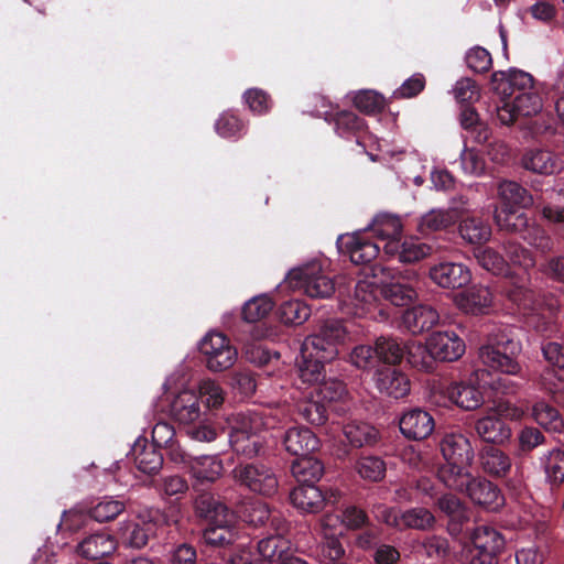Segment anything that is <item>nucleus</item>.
Returning <instances> with one entry per match:
<instances>
[{
    "instance_id": "f257e3e1",
    "label": "nucleus",
    "mask_w": 564,
    "mask_h": 564,
    "mask_svg": "<svg viewBox=\"0 0 564 564\" xmlns=\"http://www.w3.org/2000/svg\"><path fill=\"white\" fill-rule=\"evenodd\" d=\"M281 412L262 409L235 415L230 422L228 438L231 449L247 458L262 455L267 444L264 432L278 426Z\"/></svg>"
},
{
    "instance_id": "f03ea898",
    "label": "nucleus",
    "mask_w": 564,
    "mask_h": 564,
    "mask_svg": "<svg viewBox=\"0 0 564 564\" xmlns=\"http://www.w3.org/2000/svg\"><path fill=\"white\" fill-rule=\"evenodd\" d=\"M505 292L521 312L528 328L544 336H550L557 330L552 310L543 307L538 302L535 292L529 288L527 273L520 276H510L506 281Z\"/></svg>"
},
{
    "instance_id": "7ed1b4c3",
    "label": "nucleus",
    "mask_w": 564,
    "mask_h": 564,
    "mask_svg": "<svg viewBox=\"0 0 564 564\" xmlns=\"http://www.w3.org/2000/svg\"><path fill=\"white\" fill-rule=\"evenodd\" d=\"M521 350V343L513 329L501 326L489 335L488 343L479 348L478 356L487 368L509 376H521L522 368L518 361Z\"/></svg>"
},
{
    "instance_id": "20e7f679",
    "label": "nucleus",
    "mask_w": 564,
    "mask_h": 564,
    "mask_svg": "<svg viewBox=\"0 0 564 564\" xmlns=\"http://www.w3.org/2000/svg\"><path fill=\"white\" fill-rule=\"evenodd\" d=\"M196 513L208 521L203 538L212 546L224 547L236 543L239 533L231 525L232 513L229 509L210 494H203L195 501Z\"/></svg>"
},
{
    "instance_id": "39448f33",
    "label": "nucleus",
    "mask_w": 564,
    "mask_h": 564,
    "mask_svg": "<svg viewBox=\"0 0 564 564\" xmlns=\"http://www.w3.org/2000/svg\"><path fill=\"white\" fill-rule=\"evenodd\" d=\"M300 289L312 299H328L335 292V282L322 270V263L312 261L289 271L279 290Z\"/></svg>"
},
{
    "instance_id": "423d86ee",
    "label": "nucleus",
    "mask_w": 564,
    "mask_h": 564,
    "mask_svg": "<svg viewBox=\"0 0 564 564\" xmlns=\"http://www.w3.org/2000/svg\"><path fill=\"white\" fill-rule=\"evenodd\" d=\"M348 338V332L339 319H326L318 329L307 336L302 346L303 351H315L326 360H333L338 356L339 346L344 345Z\"/></svg>"
},
{
    "instance_id": "0eeeda50",
    "label": "nucleus",
    "mask_w": 564,
    "mask_h": 564,
    "mask_svg": "<svg viewBox=\"0 0 564 564\" xmlns=\"http://www.w3.org/2000/svg\"><path fill=\"white\" fill-rule=\"evenodd\" d=\"M198 349L208 370L220 372L231 368L238 351L230 339L218 332L207 333L199 341Z\"/></svg>"
},
{
    "instance_id": "6e6552de",
    "label": "nucleus",
    "mask_w": 564,
    "mask_h": 564,
    "mask_svg": "<svg viewBox=\"0 0 564 564\" xmlns=\"http://www.w3.org/2000/svg\"><path fill=\"white\" fill-rule=\"evenodd\" d=\"M232 477L236 482L254 494L272 497L278 492V477L273 469L265 464L248 463L237 465L232 470Z\"/></svg>"
},
{
    "instance_id": "1a4fd4ad",
    "label": "nucleus",
    "mask_w": 564,
    "mask_h": 564,
    "mask_svg": "<svg viewBox=\"0 0 564 564\" xmlns=\"http://www.w3.org/2000/svg\"><path fill=\"white\" fill-rule=\"evenodd\" d=\"M543 108V100L538 88L518 93L497 107V116L502 124H510L519 117L538 115Z\"/></svg>"
},
{
    "instance_id": "9d476101",
    "label": "nucleus",
    "mask_w": 564,
    "mask_h": 564,
    "mask_svg": "<svg viewBox=\"0 0 564 564\" xmlns=\"http://www.w3.org/2000/svg\"><path fill=\"white\" fill-rule=\"evenodd\" d=\"M378 284L375 276H366L355 284L354 295L350 299V305L354 307V314L357 316H369L377 319H387L388 314L380 307L378 296Z\"/></svg>"
},
{
    "instance_id": "9b49d317",
    "label": "nucleus",
    "mask_w": 564,
    "mask_h": 564,
    "mask_svg": "<svg viewBox=\"0 0 564 564\" xmlns=\"http://www.w3.org/2000/svg\"><path fill=\"white\" fill-rule=\"evenodd\" d=\"M486 371L477 369L473 372L467 382L452 383L446 388L448 399L457 406L471 411L484 403V393L481 391L482 380Z\"/></svg>"
},
{
    "instance_id": "f8f14e48",
    "label": "nucleus",
    "mask_w": 564,
    "mask_h": 564,
    "mask_svg": "<svg viewBox=\"0 0 564 564\" xmlns=\"http://www.w3.org/2000/svg\"><path fill=\"white\" fill-rule=\"evenodd\" d=\"M429 276L437 286L448 290L462 289L471 280L467 265L452 261H442L432 265Z\"/></svg>"
},
{
    "instance_id": "ddd939ff",
    "label": "nucleus",
    "mask_w": 564,
    "mask_h": 564,
    "mask_svg": "<svg viewBox=\"0 0 564 564\" xmlns=\"http://www.w3.org/2000/svg\"><path fill=\"white\" fill-rule=\"evenodd\" d=\"M491 87L503 98H511L518 93L536 88L532 75L520 69H510L508 73H494L491 76Z\"/></svg>"
},
{
    "instance_id": "4468645a",
    "label": "nucleus",
    "mask_w": 564,
    "mask_h": 564,
    "mask_svg": "<svg viewBox=\"0 0 564 564\" xmlns=\"http://www.w3.org/2000/svg\"><path fill=\"white\" fill-rule=\"evenodd\" d=\"M170 415L182 425L195 423L203 416L199 397L195 390L183 389L173 395L169 405Z\"/></svg>"
},
{
    "instance_id": "2eb2a0df",
    "label": "nucleus",
    "mask_w": 564,
    "mask_h": 564,
    "mask_svg": "<svg viewBox=\"0 0 564 564\" xmlns=\"http://www.w3.org/2000/svg\"><path fill=\"white\" fill-rule=\"evenodd\" d=\"M427 345L438 361H455L466 349L464 340L454 330L434 332L429 336Z\"/></svg>"
},
{
    "instance_id": "dca6fc26",
    "label": "nucleus",
    "mask_w": 564,
    "mask_h": 564,
    "mask_svg": "<svg viewBox=\"0 0 564 564\" xmlns=\"http://www.w3.org/2000/svg\"><path fill=\"white\" fill-rule=\"evenodd\" d=\"M373 381L380 393L387 397L401 399L410 393L411 383L408 376L392 366L378 368Z\"/></svg>"
},
{
    "instance_id": "f3484780",
    "label": "nucleus",
    "mask_w": 564,
    "mask_h": 564,
    "mask_svg": "<svg viewBox=\"0 0 564 564\" xmlns=\"http://www.w3.org/2000/svg\"><path fill=\"white\" fill-rule=\"evenodd\" d=\"M399 427L404 437L421 441L432 434L435 423L434 419L427 411L420 408H413L401 415L399 420Z\"/></svg>"
},
{
    "instance_id": "a211bd4d",
    "label": "nucleus",
    "mask_w": 564,
    "mask_h": 564,
    "mask_svg": "<svg viewBox=\"0 0 564 564\" xmlns=\"http://www.w3.org/2000/svg\"><path fill=\"white\" fill-rule=\"evenodd\" d=\"M383 252L391 258H397L402 263H413L432 254V246L419 238H409L404 241L392 240L382 245Z\"/></svg>"
},
{
    "instance_id": "6ab92c4d",
    "label": "nucleus",
    "mask_w": 564,
    "mask_h": 564,
    "mask_svg": "<svg viewBox=\"0 0 564 564\" xmlns=\"http://www.w3.org/2000/svg\"><path fill=\"white\" fill-rule=\"evenodd\" d=\"M465 492L474 503L490 511H497L505 503L498 486L482 477H471Z\"/></svg>"
},
{
    "instance_id": "aec40b11",
    "label": "nucleus",
    "mask_w": 564,
    "mask_h": 564,
    "mask_svg": "<svg viewBox=\"0 0 564 564\" xmlns=\"http://www.w3.org/2000/svg\"><path fill=\"white\" fill-rule=\"evenodd\" d=\"M492 293L484 285H473L455 296L457 307L473 315L487 313L492 305Z\"/></svg>"
},
{
    "instance_id": "412c9836",
    "label": "nucleus",
    "mask_w": 564,
    "mask_h": 564,
    "mask_svg": "<svg viewBox=\"0 0 564 564\" xmlns=\"http://www.w3.org/2000/svg\"><path fill=\"white\" fill-rule=\"evenodd\" d=\"M129 457L135 467L143 474H155L163 465V455L158 448L149 444L145 438L139 437L132 445Z\"/></svg>"
},
{
    "instance_id": "4be33fe9",
    "label": "nucleus",
    "mask_w": 564,
    "mask_h": 564,
    "mask_svg": "<svg viewBox=\"0 0 564 564\" xmlns=\"http://www.w3.org/2000/svg\"><path fill=\"white\" fill-rule=\"evenodd\" d=\"M283 445L288 453L294 456H307L319 446L316 435L307 427H290L283 436Z\"/></svg>"
},
{
    "instance_id": "5701e85b",
    "label": "nucleus",
    "mask_w": 564,
    "mask_h": 564,
    "mask_svg": "<svg viewBox=\"0 0 564 564\" xmlns=\"http://www.w3.org/2000/svg\"><path fill=\"white\" fill-rule=\"evenodd\" d=\"M290 500L296 509L307 513H316L332 501L314 484H300L290 492Z\"/></svg>"
},
{
    "instance_id": "b1692460",
    "label": "nucleus",
    "mask_w": 564,
    "mask_h": 564,
    "mask_svg": "<svg viewBox=\"0 0 564 564\" xmlns=\"http://www.w3.org/2000/svg\"><path fill=\"white\" fill-rule=\"evenodd\" d=\"M345 248L351 262L364 264L377 258L381 246L372 241L365 230L348 235L346 237Z\"/></svg>"
},
{
    "instance_id": "393cba45",
    "label": "nucleus",
    "mask_w": 564,
    "mask_h": 564,
    "mask_svg": "<svg viewBox=\"0 0 564 564\" xmlns=\"http://www.w3.org/2000/svg\"><path fill=\"white\" fill-rule=\"evenodd\" d=\"M441 452L446 462L471 463L474 449L469 438L462 433L446 434L441 442Z\"/></svg>"
},
{
    "instance_id": "a878e982",
    "label": "nucleus",
    "mask_w": 564,
    "mask_h": 564,
    "mask_svg": "<svg viewBox=\"0 0 564 564\" xmlns=\"http://www.w3.org/2000/svg\"><path fill=\"white\" fill-rule=\"evenodd\" d=\"M440 319V314L430 305H415L402 315L403 326L412 334L430 330Z\"/></svg>"
},
{
    "instance_id": "bb28decb",
    "label": "nucleus",
    "mask_w": 564,
    "mask_h": 564,
    "mask_svg": "<svg viewBox=\"0 0 564 564\" xmlns=\"http://www.w3.org/2000/svg\"><path fill=\"white\" fill-rule=\"evenodd\" d=\"M187 468L196 480L215 482L223 475L224 464L218 455H200L189 459Z\"/></svg>"
},
{
    "instance_id": "cd10ccee",
    "label": "nucleus",
    "mask_w": 564,
    "mask_h": 564,
    "mask_svg": "<svg viewBox=\"0 0 564 564\" xmlns=\"http://www.w3.org/2000/svg\"><path fill=\"white\" fill-rule=\"evenodd\" d=\"M402 229L401 218L398 215L389 213L376 215L366 228V230H370L383 245L392 240H400Z\"/></svg>"
},
{
    "instance_id": "c85d7f7f",
    "label": "nucleus",
    "mask_w": 564,
    "mask_h": 564,
    "mask_svg": "<svg viewBox=\"0 0 564 564\" xmlns=\"http://www.w3.org/2000/svg\"><path fill=\"white\" fill-rule=\"evenodd\" d=\"M477 435L487 443L502 444L511 436L510 427L498 416L489 414L475 423Z\"/></svg>"
},
{
    "instance_id": "c756f323",
    "label": "nucleus",
    "mask_w": 564,
    "mask_h": 564,
    "mask_svg": "<svg viewBox=\"0 0 564 564\" xmlns=\"http://www.w3.org/2000/svg\"><path fill=\"white\" fill-rule=\"evenodd\" d=\"M482 470L497 478L509 475L512 468V460L508 454L495 446L485 447L479 455Z\"/></svg>"
},
{
    "instance_id": "7c9ffc66",
    "label": "nucleus",
    "mask_w": 564,
    "mask_h": 564,
    "mask_svg": "<svg viewBox=\"0 0 564 564\" xmlns=\"http://www.w3.org/2000/svg\"><path fill=\"white\" fill-rule=\"evenodd\" d=\"M78 553L89 560H97L116 550L115 539L107 532H96L85 538L77 546Z\"/></svg>"
},
{
    "instance_id": "2f4dec72",
    "label": "nucleus",
    "mask_w": 564,
    "mask_h": 564,
    "mask_svg": "<svg viewBox=\"0 0 564 564\" xmlns=\"http://www.w3.org/2000/svg\"><path fill=\"white\" fill-rule=\"evenodd\" d=\"M291 550V541L282 533L272 534L260 540L257 547L258 555L262 557L265 564H280Z\"/></svg>"
},
{
    "instance_id": "473e14b6",
    "label": "nucleus",
    "mask_w": 564,
    "mask_h": 564,
    "mask_svg": "<svg viewBox=\"0 0 564 564\" xmlns=\"http://www.w3.org/2000/svg\"><path fill=\"white\" fill-rule=\"evenodd\" d=\"M497 194L503 206L528 208L533 205L532 195L516 181L501 180L497 184Z\"/></svg>"
},
{
    "instance_id": "72a5a7b5",
    "label": "nucleus",
    "mask_w": 564,
    "mask_h": 564,
    "mask_svg": "<svg viewBox=\"0 0 564 564\" xmlns=\"http://www.w3.org/2000/svg\"><path fill=\"white\" fill-rule=\"evenodd\" d=\"M521 162L525 170L542 175H551L558 170L556 155L547 150H529L523 154Z\"/></svg>"
},
{
    "instance_id": "f704fd0d",
    "label": "nucleus",
    "mask_w": 564,
    "mask_h": 564,
    "mask_svg": "<svg viewBox=\"0 0 564 564\" xmlns=\"http://www.w3.org/2000/svg\"><path fill=\"white\" fill-rule=\"evenodd\" d=\"M471 542L477 551L498 555L505 547L506 540L492 527H476L470 534Z\"/></svg>"
},
{
    "instance_id": "c9c22d12",
    "label": "nucleus",
    "mask_w": 564,
    "mask_h": 564,
    "mask_svg": "<svg viewBox=\"0 0 564 564\" xmlns=\"http://www.w3.org/2000/svg\"><path fill=\"white\" fill-rule=\"evenodd\" d=\"M471 463H456L446 462L438 469V479L449 489L465 492L470 479L471 475L467 470V467Z\"/></svg>"
},
{
    "instance_id": "e433bc0d",
    "label": "nucleus",
    "mask_w": 564,
    "mask_h": 564,
    "mask_svg": "<svg viewBox=\"0 0 564 564\" xmlns=\"http://www.w3.org/2000/svg\"><path fill=\"white\" fill-rule=\"evenodd\" d=\"M328 360L316 355L315 351H307L304 354L303 346L301 347V357L297 360L299 376L303 382L310 384H317L324 379V362Z\"/></svg>"
},
{
    "instance_id": "4c0bfd02",
    "label": "nucleus",
    "mask_w": 564,
    "mask_h": 564,
    "mask_svg": "<svg viewBox=\"0 0 564 564\" xmlns=\"http://www.w3.org/2000/svg\"><path fill=\"white\" fill-rule=\"evenodd\" d=\"M458 232L467 243L482 245L490 239L491 227L481 218L471 216L466 217L459 223Z\"/></svg>"
},
{
    "instance_id": "58836bf2",
    "label": "nucleus",
    "mask_w": 564,
    "mask_h": 564,
    "mask_svg": "<svg viewBox=\"0 0 564 564\" xmlns=\"http://www.w3.org/2000/svg\"><path fill=\"white\" fill-rule=\"evenodd\" d=\"M456 223V216L446 208H432L423 214L417 224L421 234L442 231Z\"/></svg>"
},
{
    "instance_id": "ea45409f",
    "label": "nucleus",
    "mask_w": 564,
    "mask_h": 564,
    "mask_svg": "<svg viewBox=\"0 0 564 564\" xmlns=\"http://www.w3.org/2000/svg\"><path fill=\"white\" fill-rule=\"evenodd\" d=\"M495 221L497 226L507 232L522 234L529 225V218L519 207L502 206L495 212Z\"/></svg>"
},
{
    "instance_id": "a19ab883",
    "label": "nucleus",
    "mask_w": 564,
    "mask_h": 564,
    "mask_svg": "<svg viewBox=\"0 0 564 564\" xmlns=\"http://www.w3.org/2000/svg\"><path fill=\"white\" fill-rule=\"evenodd\" d=\"M335 131L344 139H356V143L362 145L361 138L365 133L364 119L351 111H340L336 115Z\"/></svg>"
},
{
    "instance_id": "79ce46f5",
    "label": "nucleus",
    "mask_w": 564,
    "mask_h": 564,
    "mask_svg": "<svg viewBox=\"0 0 564 564\" xmlns=\"http://www.w3.org/2000/svg\"><path fill=\"white\" fill-rule=\"evenodd\" d=\"M343 433L354 447L373 445L378 438V431L369 423L350 421L343 427Z\"/></svg>"
},
{
    "instance_id": "37998d69",
    "label": "nucleus",
    "mask_w": 564,
    "mask_h": 564,
    "mask_svg": "<svg viewBox=\"0 0 564 564\" xmlns=\"http://www.w3.org/2000/svg\"><path fill=\"white\" fill-rule=\"evenodd\" d=\"M404 357L408 364L420 371L430 372L434 369L435 358L429 345L409 341L404 345Z\"/></svg>"
},
{
    "instance_id": "c03bdc74",
    "label": "nucleus",
    "mask_w": 564,
    "mask_h": 564,
    "mask_svg": "<svg viewBox=\"0 0 564 564\" xmlns=\"http://www.w3.org/2000/svg\"><path fill=\"white\" fill-rule=\"evenodd\" d=\"M291 473L300 484H314L323 475V464L311 455L299 456L291 466Z\"/></svg>"
},
{
    "instance_id": "a18cd8bd",
    "label": "nucleus",
    "mask_w": 564,
    "mask_h": 564,
    "mask_svg": "<svg viewBox=\"0 0 564 564\" xmlns=\"http://www.w3.org/2000/svg\"><path fill=\"white\" fill-rule=\"evenodd\" d=\"M381 294L384 300L395 306L408 305L417 295L415 289L409 282L405 283L399 280L383 284L381 288Z\"/></svg>"
},
{
    "instance_id": "49530a36",
    "label": "nucleus",
    "mask_w": 564,
    "mask_h": 564,
    "mask_svg": "<svg viewBox=\"0 0 564 564\" xmlns=\"http://www.w3.org/2000/svg\"><path fill=\"white\" fill-rule=\"evenodd\" d=\"M532 417L542 427L552 432H560L564 422L558 411L544 401H538L532 406Z\"/></svg>"
},
{
    "instance_id": "de8ad7c7",
    "label": "nucleus",
    "mask_w": 564,
    "mask_h": 564,
    "mask_svg": "<svg viewBox=\"0 0 564 564\" xmlns=\"http://www.w3.org/2000/svg\"><path fill=\"white\" fill-rule=\"evenodd\" d=\"M438 509L449 519L452 525L463 524L469 519L468 508L452 494L441 496L436 502Z\"/></svg>"
},
{
    "instance_id": "09e8293b",
    "label": "nucleus",
    "mask_w": 564,
    "mask_h": 564,
    "mask_svg": "<svg viewBox=\"0 0 564 564\" xmlns=\"http://www.w3.org/2000/svg\"><path fill=\"white\" fill-rule=\"evenodd\" d=\"M126 509L122 499L105 496L89 509V516L97 522L111 521Z\"/></svg>"
},
{
    "instance_id": "8fccbe9b",
    "label": "nucleus",
    "mask_w": 564,
    "mask_h": 564,
    "mask_svg": "<svg viewBox=\"0 0 564 564\" xmlns=\"http://www.w3.org/2000/svg\"><path fill=\"white\" fill-rule=\"evenodd\" d=\"M278 313L284 324L301 325L308 319L311 308L303 301L292 299L284 301L280 305Z\"/></svg>"
},
{
    "instance_id": "3c124183",
    "label": "nucleus",
    "mask_w": 564,
    "mask_h": 564,
    "mask_svg": "<svg viewBox=\"0 0 564 564\" xmlns=\"http://www.w3.org/2000/svg\"><path fill=\"white\" fill-rule=\"evenodd\" d=\"M118 533L123 544L134 549L143 547L152 536L140 522L134 521L121 522Z\"/></svg>"
},
{
    "instance_id": "603ef678",
    "label": "nucleus",
    "mask_w": 564,
    "mask_h": 564,
    "mask_svg": "<svg viewBox=\"0 0 564 564\" xmlns=\"http://www.w3.org/2000/svg\"><path fill=\"white\" fill-rule=\"evenodd\" d=\"M378 360L388 365H395L404 357V346L393 337L380 336L375 343Z\"/></svg>"
},
{
    "instance_id": "864d4df0",
    "label": "nucleus",
    "mask_w": 564,
    "mask_h": 564,
    "mask_svg": "<svg viewBox=\"0 0 564 564\" xmlns=\"http://www.w3.org/2000/svg\"><path fill=\"white\" fill-rule=\"evenodd\" d=\"M541 465L544 469L546 479L552 485H558L564 480V452L554 448L543 457H541Z\"/></svg>"
},
{
    "instance_id": "5fc2aeb1",
    "label": "nucleus",
    "mask_w": 564,
    "mask_h": 564,
    "mask_svg": "<svg viewBox=\"0 0 564 564\" xmlns=\"http://www.w3.org/2000/svg\"><path fill=\"white\" fill-rule=\"evenodd\" d=\"M435 523L434 514L421 507L409 509L401 513V528L404 529H416V530H429Z\"/></svg>"
},
{
    "instance_id": "6e6d98bb",
    "label": "nucleus",
    "mask_w": 564,
    "mask_h": 564,
    "mask_svg": "<svg viewBox=\"0 0 564 564\" xmlns=\"http://www.w3.org/2000/svg\"><path fill=\"white\" fill-rule=\"evenodd\" d=\"M358 475L368 481H380L386 475V463L379 456H362L355 465Z\"/></svg>"
},
{
    "instance_id": "4d7b16f0",
    "label": "nucleus",
    "mask_w": 564,
    "mask_h": 564,
    "mask_svg": "<svg viewBox=\"0 0 564 564\" xmlns=\"http://www.w3.org/2000/svg\"><path fill=\"white\" fill-rule=\"evenodd\" d=\"M196 393L208 409H218L225 401L224 389L217 381L209 378L199 381Z\"/></svg>"
},
{
    "instance_id": "13d9d810",
    "label": "nucleus",
    "mask_w": 564,
    "mask_h": 564,
    "mask_svg": "<svg viewBox=\"0 0 564 564\" xmlns=\"http://www.w3.org/2000/svg\"><path fill=\"white\" fill-rule=\"evenodd\" d=\"M273 308V301L267 294L253 296L242 307V317L248 323L264 318Z\"/></svg>"
},
{
    "instance_id": "bf43d9fd",
    "label": "nucleus",
    "mask_w": 564,
    "mask_h": 564,
    "mask_svg": "<svg viewBox=\"0 0 564 564\" xmlns=\"http://www.w3.org/2000/svg\"><path fill=\"white\" fill-rule=\"evenodd\" d=\"M299 414L314 425H322L327 420V411L325 403L316 398L302 400L297 404Z\"/></svg>"
},
{
    "instance_id": "052dcab7",
    "label": "nucleus",
    "mask_w": 564,
    "mask_h": 564,
    "mask_svg": "<svg viewBox=\"0 0 564 564\" xmlns=\"http://www.w3.org/2000/svg\"><path fill=\"white\" fill-rule=\"evenodd\" d=\"M345 554L338 539H327L319 544L317 557L321 564H347Z\"/></svg>"
},
{
    "instance_id": "680f3d73",
    "label": "nucleus",
    "mask_w": 564,
    "mask_h": 564,
    "mask_svg": "<svg viewBox=\"0 0 564 564\" xmlns=\"http://www.w3.org/2000/svg\"><path fill=\"white\" fill-rule=\"evenodd\" d=\"M475 258L482 269L495 275L503 274L508 271L506 260L491 248L478 249L475 252Z\"/></svg>"
},
{
    "instance_id": "e2e57ef3",
    "label": "nucleus",
    "mask_w": 564,
    "mask_h": 564,
    "mask_svg": "<svg viewBox=\"0 0 564 564\" xmlns=\"http://www.w3.org/2000/svg\"><path fill=\"white\" fill-rule=\"evenodd\" d=\"M460 167L463 172L471 176H480L486 171V162L482 155L474 148H468L467 144L460 152L459 156Z\"/></svg>"
},
{
    "instance_id": "0e129e2a",
    "label": "nucleus",
    "mask_w": 564,
    "mask_h": 564,
    "mask_svg": "<svg viewBox=\"0 0 564 564\" xmlns=\"http://www.w3.org/2000/svg\"><path fill=\"white\" fill-rule=\"evenodd\" d=\"M325 402H333L341 399L345 394V384L337 379H322L310 393Z\"/></svg>"
},
{
    "instance_id": "69168bd1",
    "label": "nucleus",
    "mask_w": 564,
    "mask_h": 564,
    "mask_svg": "<svg viewBox=\"0 0 564 564\" xmlns=\"http://www.w3.org/2000/svg\"><path fill=\"white\" fill-rule=\"evenodd\" d=\"M352 102L360 111L375 113L383 108L384 98L376 90L362 89L354 95Z\"/></svg>"
},
{
    "instance_id": "338daca9",
    "label": "nucleus",
    "mask_w": 564,
    "mask_h": 564,
    "mask_svg": "<svg viewBox=\"0 0 564 564\" xmlns=\"http://www.w3.org/2000/svg\"><path fill=\"white\" fill-rule=\"evenodd\" d=\"M186 434L193 441L210 443L218 437L219 430L209 419L200 417L195 423L187 425Z\"/></svg>"
},
{
    "instance_id": "774afa93",
    "label": "nucleus",
    "mask_w": 564,
    "mask_h": 564,
    "mask_svg": "<svg viewBox=\"0 0 564 564\" xmlns=\"http://www.w3.org/2000/svg\"><path fill=\"white\" fill-rule=\"evenodd\" d=\"M216 132L221 138H239L245 133L243 123L231 112H224L215 123Z\"/></svg>"
}]
</instances>
